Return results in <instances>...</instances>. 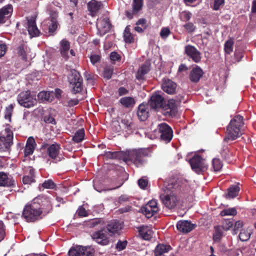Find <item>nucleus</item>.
Returning <instances> with one entry per match:
<instances>
[{
    "mask_svg": "<svg viewBox=\"0 0 256 256\" xmlns=\"http://www.w3.org/2000/svg\"><path fill=\"white\" fill-rule=\"evenodd\" d=\"M13 110L14 106L12 104L6 108L4 115L6 119H8L10 121Z\"/></svg>",
    "mask_w": 256,
    "mask_h": 256,
    "instance_id": "nucleus-53",
    "label": "nucleus"
},
{
    "mask_svg": "<svg viewBox=\"0 0 256 256\" xmlns=\"http://www.w3.org/2000/svg\"><path fill=\"white\" fill-rule=\"evenodd\" d=\"M244 51L240 49H236L234 53V60L235 62H238L241 61L244 57Z\"/></svg>",
    "mask_w": 256,
    "mask_h": 256,
    "instance_id": "nucleus-52",
    "label": "nucleus"
},
{
    "mask_svg": "<svg viewBox=\"0 0 256 256\" xmlns=\"http://www.w3.org/2000/svg\"><path fill=\"white\" fill-rule=\"evenodd\" d=\"M94 250L90 246H79L69 250L70 256H94Z\"/></svg>",
    "mask_w": 256,
    "mask_h": 256,
    "instance_id": "nucleus-12",
    "label": "nucleus"
},
{
    "mask_svg": "<svg viewBox=\"0 0 256 256\" xmlns=\"http://www.w3.org/2000/svg\"><path fill=\"white\" fill-rule=\"evenodd\" d=\"M113 68L110 67L104 68L103 73V76L104 78L109 80L112 78L113 74Z\"/></svg>",
    "mask_w": 256,
    "mask_h": 256,
    "instance_id": "nucleus-54",
    "label": "nucleus"
},
{
    "mask_svg": "<svg viewBox=\"0 0 256 256\" xmlns=\"http://www.w3.org/2000/svg\"><path fill=\"white\" fill-rule=\"evenodd\" d=\"M234 40L232 38H230L227 40L224 45V50L226 54H230L233 51Z\"/></svg>",
    "mask_w": 256,
    "mask_h": 256,
    "instance_id": "nucleus-45",
    "label": "nucleus"
},
{
    "mask_svg": "<svg viewBox=\"0 0 256 256\" xmlns=\"http://www.w3.org/2000/svg\"><path fill=\"white\" fill-rule=\"evenodd\" d=\"M140 234L144 240H150L152 237V231L148 228L147 226H142L138 228Z\"/></svg>",
    "mask_w": 256,
    "mask_h": 256,
    "instance_id": "nucleus-34",
    "label": "nucleus"
},
{
    "mask_svg": "<svg viewBox=\"0 0 256 256\" xmlns=\"http://www.w3.org/2000/svg\"><path fill=\"white\" fill-rule=\"evenodd\" d=\"M90 62L94 65L98 62H100L101 60V57L98 54H92L90 57Z\"/></svg>",
    "mask_w": 256,
    "mask_h": 256,
    "instance_id": "nucleus-63",
    "label": "nucleus"
},
{
    "mask_svg": "<svg viewBox=\"0 0 256 256\" xmlns=\"http://www.w3.org/2000/svg\"><path fill=\"white\" fill-rule=\"evenodd\" d=\"M138 183L140 188L146 189L148 185V180L142 178L138 180Z\"/></svg>",
    "mask_w": 256,
    "mask_h": 256,
    "instance_id": "nucleus-62",
    "label": "nucleus"
},
{
    "mask_svg": "<svg viewBox=\"0 0 256 256\" xmlns=\"http://www.w3.org/2000/svg\"><path fill=\"white\" fill-rule=\"evenodd\" d=\"M27 26L28 34L30 36L34 37L39 35L40 31L36 26L34 19L30 18L28 20Z\"/></svg>",
    "mask_w": 256,
    "mask_h": 256,
    "instance_id": "nucleus-25",
    "label": "nucleus"
},
{
    "mask_svg": "<svg viewBox=\"0 0 256 256\" xmlns=\"http://www.w3.org/2000/svg\"><path fill=\"white\" fill-rule=\"evenodd\" d=\"M36 146V144L34 138L32 137L28 138L24 148V155L28 156L32 154Z\"/></svg>",
    "mask_w": 256,
    "mask_h": 256,
    "instance_id": "nucleus-29",
    "label": "nucleus"
},
{
    "mask_svg": "<svg viewBox=\"0 0 256 256\" xmlns=\"http://www.w3.org/2000/svg\"><path fill=\"white\" fill-rule=\"evenodd\" d=\"M172 249V248L170 245L160 244L155 248L154 256H163L164 254L168 252Z\"/></svg>",
    "mask_w": 256,
    "mask_h": 256,
    "instance_id": "nucleus-30",
    "label": "nucleus"
},
{
    "mask_svg": "<svg viewBox=\"0 0 256 256\" xmlns=\"http://www.w3.org/2000/svg\"><path fill=\"white\" fill-rule=\"evenodd\" d=\"M222 156L228 163L232 162L234 159V152L227 146L224 145L220 150Z\"/></svg>",
    "mask_w": 256,
    "mask_h": 256,
    "instance_id": "nucleus-22",
    "label": "nucleus"
},
{
    "mask_svg": "<svg viewBox=\"0 0 256 256\" xmlns=\"http://www.w3.org/2000/svg\"><path fill=\"white\" fill-rule=\"evenodd\" d=\"M70 49V43L66 39L62 40L60 42V52L61 56L65 60H68L69 56L68 51Z\"/></svg>",
    "mask_w": 256,
    "mask_h": 256,
    "instance_id": "nucleus-23",
    "label": "nucleus"
},
{
    "mask_svg": "<svg viewBox=\"0 0 256 256\" xmlns=\"http://www.w3.org/2000/svg\"><path fill=\"white\" fill-rule=\"evenodd\" d=\"M166 110H170L168 112L170 114H174L177 110V104L174 100H170L168 101L166 106L165 104Z\"/></svg>",
    "mask_w": 256,
    "mask_h": 256,
    "instance_id": "nucleus-42",
    "label": "nucleus"
},
{
    "mask_svg": "<svg viewBox=\"0 0 256 256\" xmlns=\"http://www.w3.org/2000/svg\"><path fill=\"white\" fill-rule=\"evenodd\" d=\"M130 31V26H127L124 32V42L128 44L134 42V40L133 35Z\"/></svg>",
    "mask_w": 256,
    "mask_h": 256,
    "instance_id": "nucleus-37",
    "label": "nucleus"
},
{
    "mask_svg": "<svg viewBox=\"0 0 256 256\" xmlns=\"http://www.w3.org/2000/svg\"><path fill=\"white\" fill-rule=\"evenodd\" d=\"M14 180L12 178L8 176L4 172H0V186L10 187L14 186Z\"/></svg>",
    "mask_w": 256,
    "mask_h": 256,
    "instance_id": "nucleus-24",
    "label": "nucleus"
},
{
    "mask_svg": "<svg viewBox=\"0 0 256 256\" xmlns=\"http://www.w3.org/2000/svg\"><path fill=\"white\" fill-rule=\"evenodd\" d=\"M214 232L213 234L214 242H219L223 236V232L222 226L220 225L214 226Z\"/></svg>",
    "mask_w": 256,
    "mask_h": 256,
    "instance_id": "nucleus-35",
    "label": "nucleus"
},
{
    "mask_svg": "<svg viewBox=\"0 0 256 256\" xmlns=\"http://www.w3.org/2000/svg\"><path fill=\"white\" fill-rule=\"evenodd\" d=\"M177 84L169 78H164L162 84V90L168 94H173L176 92Z\"/></svg>",
    "mask_w": 256,
    "mask_h": 256,
    "instance_id": "nucleus-17",
    "label": "nucleus"
},
{
    "mask_svg": "<svg viewBox=\"0 0 256 256\" xmlns=\"http://www.w3.org/2000/svg\"><path fill=\"white\" fill-rule=\"evenodd\" d=\"M160 198L165 206L170 210L174 208L178 201L175 193L162 194Z\"/></svg>",
    "mask_w": 256,
    "mask_h": 256,
    "instance_id": "nucleus-11",
    "label": "nucleus"
},
{
    "mask_svg": "<svg viewBox=\"0 0 256 256\" xmlns=\"http://www.w3.org/2000/svg\"><path fill=\"white\" fill-rule=\"evenodd\" d=\"M52 208L49 198L42 195L34 198L23 210L22 217L27 222H34L48 214Z\"/></svg>",
    "mask_w": 256,
    "mask_h": 256,
    "instance_id": "nucleus-1",
    "label": "nucleus"
},
{
    "mask_svg": "<svg viewBox=\"0 0 256 256\" xmlns=\"http://www.w3.org/2000/svg\"><path fill=\"white\" fill-rule=\"evenodd\" d=\"M158 128L161 140L165 143L170 142L173 137L172 128L165 122L160 124Z\"/></svg>",
    "mask_w": 256,
    "mask_h": 256,
    "instance_id": "nucleus-8",
    "label": "nucleus"
},
{
    "mask_svg": "<svg viewBox=\"0 0 256 256\" xmlns=\"http://www.w3.org/2000/svg\"><path fill=\"white\" fill-rule=\"evenodd\" d=\"M165 103L166 101L163 96L156 92L152 95L149 102L150 107L154 109L164 108Z\"/></svg>",
    "mask_w": 256,
    "mask_h": 256,
    "instance_id": "nucleus-15",
    "label": "nucleus"
},
{
    "mask_svg": "<svg viewBox=\"0 0 256 256\" xmlns=\"http://www.w3.org/2000/svg\"><path fill=\"white\" fill-rule=\"evenodd\" d=\"M68 80L72 86V92L73 94H76L82 91L83 88L82 78L78 72L75 70H72Z\"/></svg>",
    "mask_w": 256,
    "mask_h": 256,
    "instance_id": "nucleus-7",
    "label": "nucleus"
},
{
    "mask_svg": "<svg viewBox=\"0 0 256 256\" xmlns=\"http://www.w3.org/2000/svg\"><path fill=\"white\" fill-rule=\"evenodd\" d=\"M121 124L123 130L125 131L132 130L134 126V123L132 120L129 117L126 116L121 120Z\"/></svg>",
    "mask_w": 256,
    "mask_h": 256,
    "instance_id": "nucleus-36",
    "label": "nucleus"
},
{
    "mask_svg": "<svg viewBox=\"0 0 256 256\" xmlns=\"http://www.w3.org/2000/svg\"><path fill=\"white\" fill-rule=\"evenodd\" d=\"M244 223L242 221L238 220L234 222V234H236L240 229L243 226Z\"/></svg>",
    "mask_w": 256,
    "mask_h": 256,
    "instance_id": "nucleus-58",
    "label": "nucleus"
},
{
    "mask_svg": "<svg viewBox=\"0 0 256 256\" xmlns=\"http://www.w3.org/2000/svg\"><path fill=\"white\" fill-rule=\"evenodd\" d=\"M110 58L112 63H115L116 62H120L122 57L117 52H113L110 53Z\"/></svg>",
    "mask_w": 256,
    "mask_h": 256,
    "instance_id": "nucleus-57",
    "label": "nucleus"
},
{
    "mask_svg": "<svg viewBox=\"0 0 256 256\" xmlns=\"http://www.w3.org/2000/svg\"><path fill=\"white\" fill-rule=\"evenodd\" d=\"M234 224V220L232 218L231 219H224L222 222V228L223 230L228 231L232 228Z\"/></svg>",
    "mask_w": 256,
    "mask_h": 256,
    "instance_id": "nucleus-44",
    "label": "nucleus"
},
{
    "mask_svg": "<svg viewBox=\"0 0 256 256\" xmlns=\"http://www.w3.org/2000/svg\"><path fill=\"white\" fill-rule=\"evenodd\" d=\"M184 26L188 32H194L196 30V26L190 22L186 24Z\"/></svg>",
    "mask_w": 256,
    "mask_h": 256,
    "instance_id": "nucleus-64",
    "label": "nucleus"
},
{
    "mask_svg": "<svg viewBox=\"0 0 256 256\" xmlns=\"http://www.w3.org/2000/svg\"><path fill=\"white\" fill-rule=\"evenodd\" d=\"M25 45L23 42L20 43L17 48V53L18 56L24 61L27 60L26 54L24 49Z\"/></svg>",
    "mask_w": 256,
    "mask_h": 256,
    "instance_id": "nucleus-47",
    "label": "nucleus"
},
{
    "mask_svg": "<svg viewBox=\"0 0 256 256\" xmlns=\"http://www.w3.org/2000/svg\"><path fill=\"white\" fill-rule=\"evenodd\" d=\"M192 14L190 12L183 11L181 13L180 20L184 22H187L190 20Z\"/></svg>",
    "mask_w": 256,
    "mask_h": 256,
    "instance_id": "nucleus-56",
    "label": "nucleus"
},
{
    "mask_svg": "<svg viewBox=\"0 0 256 256\" xmlns=\"http://www.w3.org/2000/svg\"><path fill=\"white\" fill-rule=\"evenodd\" d=\"M12 13V5H6L0 9V24H4Z\"/></svg>",
    "mask_w": 256,
    "mask_h": 256,
    "instance_id": "nucleus-20",
    "label": "nucleus"
},
{
    "mask_svg": "<svg viewBox=\"0 0 256 256\" xmlns=\"http://www.w3.org/2000/svg\"><path fill=\"white\" fill-rule=\"evenodd\" d=\"M104 228L98 230L92 235V238L98 244L102 246L107 245L109 243V238L107 235L104 232Z\"/></svg>",
    "mask_w": 256,
    "mask_h": 256,
    "instance_id": "nucleus-16",
    "label": "nucleus"
},
{
    "mask_svg": "<svg viewBox=\"0 0 256 256\" xmlns=\"http://www.w3.org/2000/svg\"><path fill=\"white\" fill-rule=\"evenodd\" d=\"M85 136L84 130V128H80L77 130L72 137V140L76 143L81 142Z\"/></svg>",
    "mask_w": 256,
    "mask_h": 256,
    "instance_id": "nucleus-41",
    "label": "nucleus"
},
{
    "mask_svg": "<svg viewBox=\"0 0 256 256\" xmlns=\"http://www.w3.org/2000/svg\"><path fill=\"white\" fill-rule=\"evenodd\" d=\"M124 152H108L106 153L105 156L106 158H120L123 160L124 157Z\"/></svg>",
    "mask_w": 256,
    "mask_h": 256,
    "instance_id": "nucleus-43",
    "label": "nucleus"
},
{
    "mask_svg": "<svg viewBox=\"0 0 256 256\" xmlns=\"http://www.w3.org/2000/svg\"><path fill=\"white\" fill-rule=\"evenodd\" d=\"M122 184L120 180L117 179L114 180L112 182V186L108 190H113L118 188L122 186Z\"/></svg>",
    "mask_w": 256,
    "mask_h": 256,
    "instance_id": "nucleus-59",
    "label": "nucleus"
},
{
    "mask_svg": "<svg viewBox=\"0 0 256 256\" xmlns=\"http://www.w3.org/2000/svg\"><path fill=\"white\" fill-rule=\"evenodd\" d=\"M119 102L125 108H132L136 104V100L132 96H124L122 98Z\"/></svg>",
    "mask_w": 256,
    "mask_h": 256,
    "instance_id": "nucleus-31",
    "label": "nucleus"
},
{
    "mask_svg": "<svg viewBox=\"0 0 256 256\" xmlns=\"http://www.w3.org/2000/svg\"><path fill=\"white\" fill-rule=\"evenodd\" d=\"M143 6V0H133L132 8L136 12H138L142 9Z\"/></svg>",
    "mask_w": 256,
    "mask_h": 256,
    "instance_id": "nucleus-50",
    "label": "nucleus"
},
{
    "mask_svg": "<svg viewBox=\"0 0 256 256\" xmlns=\"http://www.w3.org/2000/svg\"><path fill=\"white\" fill-rule=\"evenodd\" d=\"M42 186L44 188L54 189L56 187V184L51 179L46 180L42 184Z\"/></svg>",
    "mask_w": 256,
    "mask_h": 256,
    "instance_id": "nucleus-51",
    "label": "nucleus"
},
{
    "mask_svg": "<svg viewBox=\"0 0 256 256\" xmlns=\"http://www.w3.org/2000/svg\"><path fill=\"white\" fill-rule=\"evenodd\" d=\"M192 170L197 174H203L208 170L205 160L199 155H194L189 160Z\"/></svg>",
    "mask_w": 256,
    "mask_h": 256,
    "instance_id": "nucleus-6",
    "label": "nucleus"
},
{
    "mask_svg": "<svg viewBox=\"0 0 256 256\" xmlns=\"http://www.w3.org/2000/svg\"><path fill=\"white\" fill-rule=\"evenodd\" d=\"M17 100L21 106L28 108L36 106L38 102L36 96L28 90L20 92L18 96Z\"/></svg>",
    "mask_w": 256,
    "mask_h": 256,
    "instance_id": "nucleus-4",
    "label": "nucleus"
},
{
    "mask_svg": "<svg viewBox=\"0 0 256 256\" xmlns=\"http://www.w3.org/2000/svg\"><path fill=\"white\" fill-rule=\"evenodd\" d=\"M141 210L142 212L148 218H151L158 212V210L152 208V207H150L148 204H146L144 206L142 207Z\"/></svg>",
    "mask_w": 256,
    "mask_h": 256,
    "instance_id": "nucleus-39",
    "label": "nucleus"
},
{
    "mask_svg": "<svg viewBox=\"0 0 256 256\" xmlns=\"http://www.w3.org/2000/svg\"><path fill=\"white\" fill-rule=\"evenodd\" d=\"M34 169H30L29 172V175L24 176L22 178V182L24 184H30L35 182L34 180Z\"/></svg>",
    "mask_w": 256,
    "mask_h": 256,
    "instance_id": "nucleus-40",
    "label": "nucleus"
},
{
    "mask_svg": "<svg viewBox=\"0 0 256 256\" xmlns=\"http://www.w3.org/2000/svg\"><path fill=\"white\" fill-rule=\"evenodd\" d=\"M104 220L102 218H96L90 220L88 222V224L90 228L96 227L98 226H102L104 225Z\"/></svg>",
    "mask_w": 256,
    "mask_h": 256,
    "instance_id": "nucleus-46",
    "label": "nucleus"
},
{
    "mask_svg": "<svg viewBox=\"0 0 256 256\" xmlns=\"http://www.w3.org/2000/svg\"><path fill=\"white\" fill-rule=\"evenodd\" d=\"M38 98L40 102H52L54 100V92H40L38 94Z\"/></svg>",
    "mask_w": 256,
    "mask_h": 256,
    "instance_id": "nucleus-28",
    "label": "nucleus"
},
{
    "mask_svg": "<svg viewBox=\"0 0 256 256\" xmlns=\"http://www.w3.org/2000/svg\"><path fill=\"white\" fill-rule=\"evenodd\" d=\"M164 185L168 191L176 194V192L182 190V183L180 180L173 177L170 178L166 182H165Z\"/></svg>",
    "mask_w": 256,
    "mask_h": 256,
    "instance_id": "nucleus-13",
    "label": "nucleus"
},
{
    "mask_svg": "<svg viewBox=\"0 0 256 256\" xmlns=\"http://www.w3.org/2000/svg\"><path fill=\"white\" fill-rule=\"evenodd\" d=\"M240 190V188L238 184L232 185L228 189V194H226V198H234L238 196Z\"/></svg>",
    "mask_w": 256,
    "mask_h": 256,
    "instance_id": "nucleus-33",
    "label": "nucleus"
},
{
    "mask_svg": "<svg viewBox=\"0 0 256 256\" xmlns=\"http://www.w3.org/2000/svg\"><path fill=\"white\" fill-rule=\"evenodd\" d=\"M237 214V211L236 208H232L223 210L220 213V215L222 216H234Z\"/></svg>",
    "mask_w": 256,
    "mask_h": 256,
    "instance_id": "nucleus-49",
    "label": "nucleus"
},
{
    "mask_svg": "<svg viewBox=\"0 0 256 256\" xmlns=\"http://www.w3.org/2000/svg\"><path fill=\"white\" fill-rule=\"evenodd\" d=\"M46 146H48L46 150V154L50 158L54 160H57L58 158H60L58 157V155L61 149L60 144L56 142H54V144H51L50 145H49L48 144H45L43 146V147ZM60 160V158L58 160V162Z\"/></svg>",
    "mask_w": 256,
    "mask_h": 256,
    "instance_id": "nucleus-14",
    "label": "nucleus"
},
{
    "mask_svg": "<svg viewBox=\"0 0 256 256\" xmlns=\"http://www.w3.org/2000/svg\"><path fill=\"white\" fill-rule=\"evenodd\" d=\"M127 244L128 242L126 240L122 242L120 240H119L116 244V248L118 250H122L126 248Z\"/></svg>",
    "mask_w": 256,
    "mask_h": 256,
    "instance_id": "nucleus-61",
    "label": "nucleus"
},
{
    "mask_svg": "<svg viewBox=\"0 0 256 256\" xmlns=\"http://www.w3.org/2000/svg\"><path fill=\"white\" fill-rule=\"evenodd\" d=\"M150 150L148 148H140L128 150L124 152L123 160L130 161L136 166H140L146 162L145 158L148 156Z\"/></svg>",
    "mask_w": 256,
    "mask_h": 256,
    "instance_id": "nucleus-3",
    "label": "nucleus"
},
{
    "mask_svg": "<svg viewBox=\"0 0 256 256\" xmlns=\"http://www.w3.org/2000/svg\"><path fill=\"white\" fill-rule=\"evenodd\" d=\"M252 233V230L248 228L242 230L238 236L240 240L242 242L248 240Z\"/></svg>",
    "mask_w": 256,
    "mask_h": 256,
    "instance_id": "nucleus-38",
    "label": "nucleus"
},
{
    "mask_svg": "<svg viewBox=\"0 0 256 256\" xmlns=\"http://www.w3.org/2000/svg\"><path fill=\"white\" fill-rule=\"evenodd\" d=\"M96 26L99 30H102L104 34H106L110 30L112 24L110 19L108 18H105L98 20Z\"/></svg>",
    "mask_w": 256,
    "mask_h": 256,
    "instance_id": "nucleus-21",
    "label": "nucleus"
},
{
    "mask_svg": "<svg viewBox=\"0 0 256 256\" xmlns=\"http://www.w3.org/2000/svg\"><path fill=\"white\" fill-rule=\"evenodd\" d=\"M184 54L196 63H199L201 62L202 53L194 46L190 44L186 46Z\"/></svg>",
    "mask_w": 256,
    "mask_h": 256,
    "instance_id": "nucleus-9",
    "label": "nucleus"
},
{
    "mask_svg": "<svg viewBox=\"0 0 256 256\" xmlns=\"http://www.w3.org/2000/svg\"><path fill=\"white\" fill-rule=\"evenodd\" d=\"M76 212L78 215L80 217H84L88 216V212L82 206L78 207Z\"/></svg>",
    "mask_w": 256,
    "mask_h": 256,
    "instance_id": "nucleus-60",
    "label": "nucleus"
},
{
    "mask_svg": "<svg viewBox=\"0 0 256 256\" xmlns=\"http://www.w3.org/2000/svg\"><path fill=\"white\" fill-rule=\"evenodd\" d=\"M123 228V223L117 220H113L106 224V232L110 236L120 235Z\"/></svg>",
    "mask_w": 256,
    "mask_h": 256,
    "instance_id": "nucleus-10",
    "label": "nucleus"
},
{
    "mask_svg": "<svg viewBox=\"0 0 256 256\" xmlns=\"http://www.w3.org/2000/svg\"><path fill=\"white\" fill-rule=\"evenodd\" d=\"M196 226V224H192L188 220H180L176 224L178 230L184 234L190 232L194 230Z\"/></svg>",
    "mask_w": 256,
    "mask_h": 256,
    "instance_id": "nucleus-19",
    "label": "nucleus"
},
{
    "mask_svg": "<svg viewBox=\"0 0 256 256\" xmlns=\"http://www.w3.org/2000/svg\"><path fill=\"white\" fill-rule=\"evenodd\" d=\"M88 9L91 12L92 16H94L96 13L100 10L102 6L100 2H98L96 0H91L88 4Z\"/></svg>",
    "mask_w": 256,
    "mask_h": 256,
    "instance_id": "nucleus-27",
    "label": "nucleus"
},
{
    "mask_svg": "<svg viewBox=\"0 0 256 256\" xmlns=\"http://www.w3.org/2000/svg\"><path fill=\"white\" fill-rule=\"evenodd\" d=\"M204 72L202 68L198 65L192 66L189 74V78L190 82L198 83L204 75Z\"/></svg>",
    "mask_w": 256,
    "mask_h": 256,
    "instance_id": "nucleus-18",
    "label": "nucleus"
},
{
    "mask_svg": "<svg viewBox=\"0 0 256 256\" xmlns=\"http://www.w3.org/2000/svg\"><path fill=\"white\" fill-rule=\"evenodd\" d=\"M222 163L219 158H214L212 160V166L214 172H219L222 168Z\"/></svg>",
    "mask_w": 256,
    "mask_h": 256,
    "instance_id": "nucleus-48",
    "label": "nucleus"
},
{
    "mask_svg": "<svg viewBox=\"0 0 256 256\" xmlns=\"http://www.w3.org/2000/svg\"><path fill=\"white\" fill-rule=\"evenodd\" d=\"M51 23L49 26L48 30L50 32H54L58 28V24L56 19L52 17L51 18Z\"/></svg>",
    "mask_w": 256,
    "mask_h": 256,
    "instance_id": "nucleus-55",
    "label": "nucleus"
},
{
    "mask_svg": "<svg viewBox=\"0 0 256 256\" xmlns=\"http://www.w3.org/2000/svg\"><path fill=\"white\" fill-rule=\"evenodd\" d=\"M12 144L13 132L10 128H6L0 132V151H9Z\"/></svg>",
    "mask_w": 256,
    "mask_h": 256,
    "instance_id": "nucleus-5",
    "label": "nucleus"
},
{
    "mask_svg": "<svg viewBox=\"0 0 256 256\" xmlns=\"http://www.w3.org/2000/svg\"><path fill=\"white\" fill-rule=\"evenodd\" d=\"M243 117L240 115L236 116L227 126L224 142H228L229 140H234L242 134L240 128L244 125Z\"/></svg>",
    "mask_w": 256,
    "mask_h": 256,
    "instance_id": "nucleus-2",
    "label": "nucleus"
},
{
    "mask_svg": "<svg viewBox=\"0 0 256 256\" xmlns=\"http://www.w3.org/2000/svg\"><path fill=\"white\" fill-rule=\"evenodd\" d=\"M150 70V65L147 64H142L137 72L136 78L138 80H140L144 78L145 74Z\"/></svg>",
    "mask_w": 256,
    "mask_h": 256,
    "instance_id": "nucleus-32",
    "label": "nucleus"
},
{
    "mask_svg": "<svg viewBox=\"0 0 256 256\" xmlns=\"http://www.w3.org/2000/svg\"><path fill=\"white\" fill-rule=\"evenodd\" d=\"M148 110L146 104H141L138 108L137 114L138 118L141 121L146 120L148 117Z\"/></svg>",
    "mask_w": 256,
    "mask_h": 256,
    "instance_id": "nucleus-26",
    "label": "nucleus"
}]
</instances>
